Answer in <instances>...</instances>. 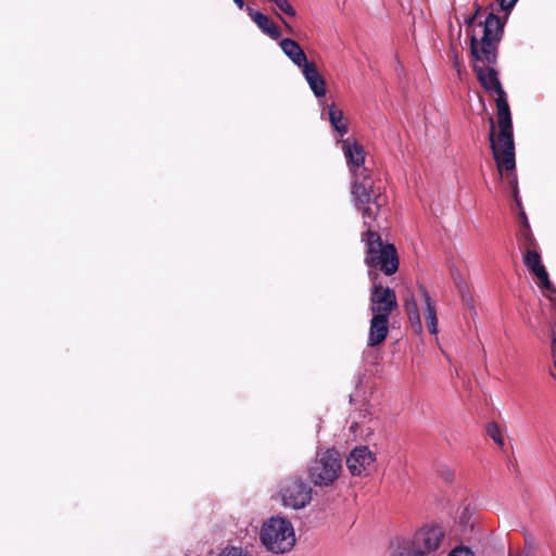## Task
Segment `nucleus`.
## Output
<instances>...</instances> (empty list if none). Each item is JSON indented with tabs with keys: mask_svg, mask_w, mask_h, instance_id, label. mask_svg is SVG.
Masks as SVG:
<instances>
[{
	"mask_svg": "<svg viewBox=\"0 0 556 556\" xmlns=\"http://www.w3.org/2000/svg\"><path fill=\"white\" fill-rule=\"evenodd\" d=\"M341 148L350 172L353 175V182L371 181L368 169L365 166L366 152L364 147L353 138L341 140Z\"/></svg>",
	"mask_w": 556,
	"mask_h": 556,
	"instance_id": "10",
	"label": "nucleus"
},
{
	"mask_svg": "<svg viewBox=\"0 0 556 556\" xmlns=\"http://www.w3.org/2000/svg\"><path fill=\"white\" fill-rule=\"evenodd\" d=\"M352 198L355 207L362 213L364 225L367 230L380 228L387 220V197L379 188H374V182H352Z\"/></svg>",
	"mask_w": 556,
	"mask_h": 556,
	"instance_id": "2",
	"label": "nucleus"
},
{
	"mask_svg": "<svg viewBox=\"0 0 556 556\" xmlns=\"http://www.w3.org/2000/svg\"><path fill=\"white\" fill-rule=\"evenodd\" d=\"M280 21L286 25L288 26V24L286 23V21L283 20V17L280 16Z\"/></svg>",
	"mask_w": 556,
	"mask_h": 556,
	"instance_id": "27",
	"label": "nucleus"
},
{
	"mask_svg": "<svg viewBox=\"0 0 556 556\" xmlns=\"http://www.w3.org/2000/svg\"><path fill=\"white\" fill-rule=\"evenodd\" d=\"M389 319L388 316L372 315L368 333L369 346L379 345L386 340L389 333Z\"/></svg>",
	"mask_w": 556,
	"mask_h": 556,
	"instance_id": "14",
	"label": "nucleus"
},
{
	"mask_svg": "<svg viewBox=\"0 0 556 556\" xmlns=\"http://www.w3.org/2000/svg\"><path fill=\"white\" fill-rule=\"evenodd\" d=\"M375 460V454L367 446H358L346 457V467L353 476L367 475Z\"/></svg>",
	"mask_w": 556,
	"mask_h": 556,
	"instance_id": "11",
	"label": "nucleus"
},
{
	"mask_svg": "<svg viewBox=\"0 0 556 556\" xmlns=\"http://www.w3.org/2000/svg\"><path fill=\"white\" fill-rule=\"evenodd\" d=\"M444 539L439 526L424 527L413 536L402 540L391 556H435Z\"/></svg>",
	"mask_w": 556,
	"mask_h": 556,
	"instance_id": "5",
	"label": "nucleus"
},
{
	"mask_svg": "<svg viewBox=\"0 0 556 556\" xmlns=\"http://www.w3.org/2000/svg\"><path fill=\"white\" fill-rule=\"evenodd\" d=\"M313 490L300 478L286 479L279 489L282 505L292 509H302L312 501Z\"/></svg>",
	"mask_w": 556,
	"mask_h": 556,
	"instance_id": "9",
	"label": "nucleus"
},
{
	"mask_svg": "<svg viewBox=\"0 0 556 556\" xmlns=\"http://www.w3.org/2000/svg\"><path fill=\"white\" fill-rule=\"evenodd\" d=\"M447 556H475V554L469 547L458 546L452 549Z\"/></svg>",
	"mask_w": 556,
	"mask_h": 556,
	"instance_id": "23",
	"label": "nucleus"
},
{
	"mask_svg": "<svg viewBox=\"0 0 556 556\" xmlns=\"http://www.w3.org/2000/svg\"><path fill=\"white\" fill-rule=\"evenodd\" d=\"M342 471V459L334 448L319 451L308 467V477L316 486H329Z\"/></svg>",
	"mask_w": 556,
	"mask_h": 556,
	"instance_id": "7",
	"label": "nucleus"
},
{
	"mask_svg": "<svg viewBox=\"0 0 556 556\" xmlns=\"http://www.w3.org/2000/svg\"><path fill=\"white\" fill-rule=\"evenodd\" d=\"M420 292H421V296L425 302L424 315L426 318L427 326H428L431 334H437L438 333L437 311H435L434 303L427 290L421 289Z\"/></svg>",
	"mask_w": 556,
	"mask_h": 556,
	"instance_id": "18",
	"label": "nucleus"
},
{
	"mask_svg": "<svg viewBox=\"0 0 556 556\" xmlns=\"http://www.w3.org/2000/svg\"><path fill=\"white\" fill-rule=\"evenodd\" d=\"M273 3L286 15L294 17L296 15L295 10L289 3L288 0H274Z\"/></svg>",
	"mask_w": 556,
	"mask_h": 556,
	"instance_id": "22",
	"label": "nucleus"
},
{
	"mask_svg": "<svg viewBox=\"0 0 556 556\" xmlns=\"http://www.w3.org/2000/svg\"><path fill=\"white\" fill-rule=\"evenodd\" d=\"M534 243L532 239H529V244L527 247V251L523 255L525 266L531 270L535 277L539 279L540 288L544 290H552V283L548 278V274L542 264L540 253L533 248Z\"/></svg>",
	"mask_w": 556,
	"mask_h": 556,
	"instance_id": "12",
	"label": "nucleus"
},
{
	"mask_svg": "<svg viewBox=\"0 0 556 556\" xmlns=\"http://www.w3.org/2000/svg\"><path fill=\"white\" fill-rule=\"evenodd\" d=\"M368 277L371 281L369 311L371 315L388 316L397 307V300L394 290L383 287L377 282L378 274L368 270Z\"/></svg>",
	"mask_w": 556,
	"mask_h": 556,
	"instance_id": "8",
	"label": "nucleus"
},
{
	"mask_svg": "<svg viewBox=\"0 0 556 556\" xmlns=\"http://www.w3.org/2000/svg\"><path fill=\"white\" fill-rule=\"evenodd\" d=\"M478 79L482 87L496 96L497 122L500 132L494 139V123L491 119L490 141L493 157L496 162L500 173L503 169L508 172L507 180L514 188V195L517 199V177L515 174V144L513 138V124L506 93L500 83L497 72L486 65H475Z\"/></svg>",
	"mask_w": 556,
	"mask_h": 556,
	"instance_id": "1",
	"label": "nucleus"
},
{
	"mask_svg": "<svg viewBox=\"0 0 556 556\" xmlns=\"http://www.w3.org/2000/svg\"><path fill=\"white\" fill-rule=\"evenodd\" d=\"M248 15L257 25V27L271 39L277 40L280 38L281 33L278 26L264 13L255 11L250 7L245 8Z\"/></svg>",
	"mask_w": 556,
	"mask_h": 556,
	"instance_id": "16",
	"label": "nucleus"
},
{
	"mask_svg": "<svg viewBox=\"0 0 556 556\" xmlns=\"http://www.w3.org/2000/svg\"><path fill=\"white\" fill-rule=\"evenodd\" d=\"M552 352L556 355V339L552 342ZM555 367H556V359H555Z\"/></svg>",
	"mask_w": 556,
	"mask_h": 556,
	"instance_id": "26",
	"label": "nucleus"
},
{
	"mask_svg": "<svg viewBox=\"0 0 556 556\" xmlns=\"http://www.w3.org/2000/svg\"><path fill=\"white\" fill-rule=\"evenodd\" d=\"M232 1L236 3V5H237L240 10H242V9L244 8V1H243V0H232Z\"/></svg>",
	"mask_w": 556,
	"mask_h": 556,
	"instance_id": "25",
	"label": "nucleus"
},
{
	"mask_svg": "<svg viewBox=\"0 0 556 556\" xmlns=\"http://www.w3.org/2000/svg\"><path fill=\"white\" fill-rule=\"evenodd\" d=\"M405 309L408 315L409 320L415 325L416 331L421 332L422 325L419 317V312L417 308V304L414 301V299L406 300L405 302Z\"/></svg>",
	"mask_w": 556,
	"mask_h": 556,
	"instance_id": "19",
	"label": "nucleus"
},
{
	"mask_svg": "<svg viewBox=\"0 0 556 556\" xmlns=\"http://www.w3.org/2000/svg\"><path fill=\"white\" fill-rule=\"evenodd\" d=\"M505 21L491 13L484 21L483 36L478 40L471 37V53L477 62L494 64L497 59V46L503 37Z\"/></svg>",
	"mask_w": 556,
	"mask_h": 556,
	"instance_id": "6",
	"label": "nucleus"
},
{
	"mask_svg": "<svg viewBox=\"0 0 556 556\" xmlns=\"http://www.w3.org/2000/svg\"><path fill=\"white\" fill-rule=\"evenodd\" d=\"M518 0H496L503 11L509 12Z\"/></svg>",
	"mask_w": 556,
	"mask_h": 556,
	"instance_id": "24",
	"label": "nucleus"
},
{
	"mask_svg": "<svg viewBox=\"0 0 556 556\" xmlns=\"http://www.w3.org/2000/svg\"><path fill=\"white\" fill-rule=\"evenodd\" d=\"M363 240L366 244L364 262L369 267V270L380 269L387 276L397 271L399 257L393 244L384 243L375 230H367Z\"/></svg>",
	"mask_w": 556,
	"mask_h": 556,
	"instance_id": "4",
	"label": "nucleus"
},
{
	"mask_svg": "<svg viewBox=\"0 0 556 556\" xmlns=\"http://www.w3.org/2000/svg\"><path fill=\"white\" fill-rule=\"evenodd\" d=\"M218 556H252L251 553L239 546H227L225 547Z\"/></svg>",
	"mask_w": 556,
	"mask_h": 556,
	"instance_id": "21",
	"label": "nucleus"
},
{
	"mask_svg": "<svg viewBox=\"0 0 556 556\" xmlns=\"http://www.w3.org/2000/svg\"><path fill=\"white\" fill-rule=\"evenodd\" d=\"M279 47L287 58L300 70L312 62L307 60L302 47L291 38L281 39L279 41Z\"/></svg>",
	"mask_w": 556,
	"mask_h": 556,
	"instance_id": "15",
	"label": "nucleus"
},
{
	"mask_svg": "<svg viewBox=\"0 0 556 556\" xmlns=\"http://www.w3.org/2000/svg\"><path fill=\"white\" fill-rule=\"evenodd\" d=\"M329 122L333 129L339 135L340 142L343 140L342 138L348 134V124L344 118V114L342 110L338 109L334 104L329 105L328 108Z\"/></svg>",
	"mask_w": 556,
	"mask_h": 556,
	"instance_id": "17",
	"label": "nucleus"
},
{
	"mask_svg": "<svg viewBox=\"0 0 556 556\" xmlns=\"http://www.w3.org/2000/svg\"><path fill=\"white\" fill-rule=\"evenodd\" d=\"M260 540L263 546L274 554L290 552L296 542L293 525L281 516H273L264 521Z\"/></svg>",
	"mask_w": 556,
	"mask_h": 556,
	"instance_id": "3",
	"label": "nucleus"
},
{
	"mask_svg": "<svg viewBox=\"0 0 556 556\" xmlns=\"http://www.w3.org/2000/svg\"><path fill=\"white\" fill-rule=\"evenodd\" d=\"M486 432L490 438L498 445L504 446V438L501 431V428L496 424L488 425Z\"/></svg>",
	"mask_w": 556,
	"mask_h": 556,
	"instance_id": "20",
	"label": "nucleus"
},
{
	"mask_svg": "<svg viewBox=\"0 0 556 556\" xmlns=\"http://www.w3.org/2000/svg\"><path fill=\"white\" fill-rule=\"evenodd\" d=\"M301 72L314 96L316 98L325 97L327 92L326 80L318 72L317 65L311 62L301 68Z\"/></svg>",
	"mask_w": 556,
	"mask_h": 556,
	"instance_id": "13",
	"label": "nucleus"
}]
</instances>
